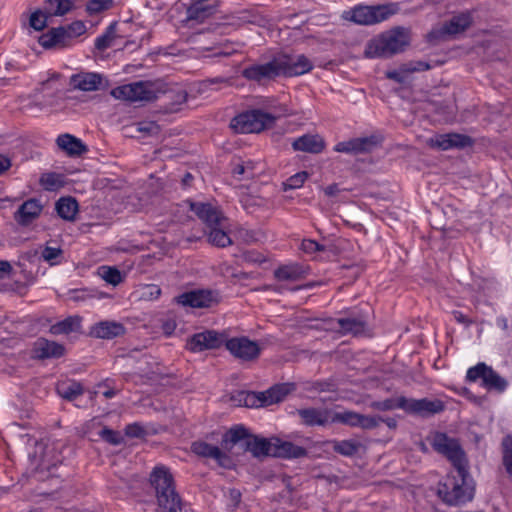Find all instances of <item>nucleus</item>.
Returning <instances> with one entry per match:
<instances>
[{"mask_svg": "<svg viewBox=\"0 0 512 512\" xmlns=\"http://www.w3.org/2000/svg\"><path fill=\"white\" fill-rule=\"evenodd\" d=\"M11 167V160L7 156L0 154V174Z\"/></svg>", "mask_w": 512, "mask_h": 512, "instance_id": "nucleus-61", "label": "nucleus"}, {"mask_svg": "<svg viewBox=\"0 0 512 512\" xmlns=\"http://www.w3.org/2000/svg\"><path fill=\"white\" fill-rule=\"evenodd\" d=\"M253 163L251 161L236 163L233 167L232 173L234 176H245L247 178L253 177Z\"/></svg>", "mask_w": 512, "mask_h": 512, "instance_id": "nucleus-49", "label": "nucleus"}, {"mask_svg": "<svg viewBox=\"0 0 512 512\" xmlns=\"http://www.w3.org/2000/svg\"><path fill=\"white\" fill-rule=\"evenodd\" d=\"M158 88L150 81H139L118 86L111 90V95L118 100L136 102H149L157 98Z\"/></svg>", "mask_w": 512, "mask_h": 512, "instance_id": "nucleus-5", "label": "nucleus"}, {"mask_svg": "<svg viewBox=\"0 0 512 512\" xmlns=\"http://www.w3.org/2000/svg\"><path fill=\"white\" fill-rule=\"evenodd\" d=\"M301 249L306 253H314L324 250V247L314 240L304 239L301 243Z\"/></svg>", "mask_w": 512, "mask_h": 512, "instance_id": "nucleus-52", "label": "nucleus"}, {"mask_svg": "<svg viewBox=\"0 0 512 512\" xmlns=\"http://www.w3.org/2000/svg\"><path fill=\"white\" fill-rule=\"evenodd\" d=\"M99 436L105 440L106 442L112 444V445H119L123 441V437L120 432L112 430L110 428H103L99 432Z\"/></svg>", "mask_w": 512, "mask_h": 512, "instance_id": "nucleus-48", "label": "nucleus"}, {"mask_svg": "<svg viewBox=\"0 0 512 512\" xmlns=\"http://www.w3.org/2000/svg\"><path fill=\"white\" fill-rule=\"evenodd\" d=\"M274 448L272 457L287 459L301 458L306 456L307 451L304 447L295 445L290 441H284L280 438H273Z\"/></svg>", "mask_w": 512, "mask_h": 512, "instance_id": "nucleus-22", "label": "nucleus"}, {"mask_svg": "<svg viewBox=\"0 0 512 512\" xmlns=\"http://www.w3.org/2000/svg\"><path fill=\"white\" fill-rule=\"evenodd\" d=\"M176 329V323L173 319H168L162 324V331L165 335L170 336Z\"/></svg>", "mask_w": 512, "mask_h": 512, "instance_id": "nucleus-60", "label": "nucleus"}, {"mask_svg": "<svg viewBox=\"0 0 512 512\" xmlns=\"http://www.w3.org/2000/svg\"><path fill=\"white\" fill-rule=\"evenodd\" d=\"M231 401L236 406H245L249 408H258L259 407V396L256 395V392L249 391H238L231 396Z\"/></svg>", "mask_w": 512, "mask_h": 512, "instance_id": "nucleus-35", "label": "nucleus"}, {"mask_svg": "<svg viewBox=\"0 0 512 512\" xmlns=\"http://www.w3.org/2000/svg\"><path fill=\"white\" fill-rule=\"evenodd\" d=\"M305 270L299 264L283 265L274 271V276L279 281H296L304 277Z\"/></svg>", "mask_w": 512, "mask_h": 512, "instance_id": "nucleus-32", "label": "nucleus"}, {"mask_svg": "<svg viewBox=\"0 0 512 512\" xmlns=\"http://www.w3.org/2000/svg\"><path fill=\"white\" fill-rule=\"evenodd\" d=\"M65 35L64 27L61 26L52 28L39 37V44L45 49H50L53 47H66L69 44Z\"/></svg>", "mask_w": 512, "mask_h": 512, "instance_id": "nucleus-28", "label": "nucleus"}, {"mask_svg": "<svg viewBox=\"0 0 512 512\" xmlns=\"http://www.w3.org/2000/svg\"><path fill=\"white\" fill-rule=\"evenodd\" d=\"M360 414L353 411L332 412L331 423H342L352 427H357Z\"/></svg>", "mask_w": 512, "mask_h": 512, "instance_id": "nucleus-42", "label": "nucleus"}, {"mask_svg": "<svg viewBox=\"0 0 512 512\" xmlns=\"http://www.w3.org/2000/svg\"><path fill=\"white\" fill-rule=\"evenodd\" d=\"M224 343L227 350L234 357L244 361L257 358L261 351L258 343L248 339L247 337H234L227 340L225 339Z\"/></svg>", "mask_w": 512, "mask_h": 512, "instance_id": "nucleus-11", "label": "nucleus"}, {"mask_svg": "<svg viewBox=\"0 0 512 512\" xmlns=\"http://www.w3.org/2000/svg\"><path fill=\"white\" fill-rule=\"evenodd\" d=\"M248 80L262 82L281 76L277 57L265 64H256L245 68L242 72Z\"/></svg>", "mask_w": 512, "mask_h": 512, "instance_id": "nucleus-15", "label": "nucleus"}, {"mask_svg": "<svg viewBox=\"0 0 512 512\" xmlns=\"http://www.w3.org/2000/svg\"><path fill=\"white\" fill-rule=\"evenodd\" d=\"M125 433L129 437H141L144 435V429L139 424L133 423L126 426Z\"/></svg>", "mask_w": 512, "mask_h": 512, "instance_id": "nucleus-55", "label": "nucleus"}, {"mask_svg": "<svg viewBox=\"0 0 512 512\" xmlns=\"http://www.w3.org/2000/svg\"><path fill=\"white\" fill-rule=\"evenodd\" d=\"M42 205L36 199L25 201L15 213V220L23 226L33 222L41 213Z\"/></svg>", "mask_w": 512, "mask_h": 512, "instance_id": "nucleus-26", "label": "nucleus"}, {"mask_svg": "<svg viewBox=\"0 0 512 512\" xmlns=\"http://www.w3.org/2000/svg\"><path fill=\"white\" fill-rule=\"evenodd\" d=\"M281 76L295 77L306 74L313 69L312 61L303 54L277 56Z\"/></svg>", "mask_w": 512, "mask_h": 512, "instance_id": "nucleus-10", "label": "nucleus"}, {"mask_svg": "<svg viewBox=\"0 0 512 512\" xmlns=\"http://www.w3.org/2000/svg\"><path fill=\"white\" fill-rule=\"evenodd\" d=\"M431 147L440 150H449L453 148H465L472 145L470 137L459 133L439 134L428 140Z\"/></svg>", "mask_w": 512, "mask_h": 512, "instance_id": "nucleus-16", "label": "nucleus"}, {"mask_svg": "<svg viewBox=\"0 0 512 512\" xmlns=\"http://www.w3.org/2000/svg\"><path fill=\"white\" fill-rule=\"evenodd\" d=\"M466 378L470 382L481 381V386L487 390L504 392L508 386V382L491 366L481 362L470 367L467 371Z\"/></svg>", "mask_w": 512, "mask_h": 512, "instance_id": "nucleus-7", "label": "nucleus"}, {"mask_svg": "<svg viewBox=\"0 0 512 512\" xmlns=\"http://www.w3.org/2000/svg\"><path fill=\"white\" fill-rule=\"evenodd\" d=\"M40 185L47 191H57L65 184L64 176L58 173H43L39 179Z\"/></svg>", "mask_w": 512, "mask_h": 512, "instance_id": "nucleus-36", "label": "nucleus"}, {"mask_svg": "<svg viewBox=\"0 0 512 512\" xmlns=\"http://www.w3.org/2000/svg\"><path fill=\"white\" fill-rule=\"evenodd\" d=\"M64 354V347L45 338L38 339L33 345V355L38 359L56 358Z\"/></svg>", "mask_w": 512, "mask_h": 512, "instance_id": "nucleus-25", "label": "nucleus"}, {"mask_svg": "<svg viewBox=\"0 0 512 512\" xmlns=\"http://www.w3.org/2000/svg\"><path fill=\"white\" fill-rule=\"evenodd\" d=\"M308 178V174L306 172H299L289 177L284 183L285 190L288 189H298L303 186L304 182Z\"/></svg>", "mask_w": 512, "mask_h": 512, "instance_id": "nucleus-50", "label": "nucleus"}, {"mask_svg": "<svg viewBox=\"0 0 512 512\" xmlns=\"http://www.w3.org/2000/svg\"><path fill=\"white\" fill-rule=\"evenodd\" d=\"M112 0H89L86 4V11L93 15L111 8Z\"/></svg>", "mask_w": 512, "mask_h": 512, "instance_id": "nucleus-47", "label": "nucleus"}, {"mask_svg": "<svg viewBox=\"0 0 512 512\" xmlns=\"http://www.w3.org/2000/svg\"><path fill=\"white\" fill-rule=\"evenodd\" d=\"M333 449L341 455L352 456L358 452L359 443L353 440L333 441Z\"/></svg>", "mask_w": 512, "mask_h": 512, "instance_id": "nucleus-44", "label": "nucleus"}, {"mask_svg": "<svg viewBox=\"0 0 512 512\" xmlns=\"http://www.w3.org/2000/svg\"><path fill=\"white\" fill-rule=\"evenodd\" d=\"M191 450L198 456L216 460L220 465H222L223 461L227 458L225 453L217 446L202 441L194 442L191 446Z\"/></svg>", "mask_w": 512, "mask_h": 512, "instance_id": "nucleus-30", "label": "nucleus"}, {"mask_svg": "<svg viewBox=\"0 0 512 512\" xmlns=\"http://www.w3.org/2000/svg\"><path fill=\"white\" fill-rule=\"evenodd\" d=\"M218 302V294L211 290H193L177 297V303L192 308H209Z\"/></svg>", "mask_w": 512, "mask_h": 512, "instance_id": "nucleus-13", "label": "nucleus"}, {"mask_svg": "<svg viewBox=\"0 0 512 512\" xmlns=\"http://www.w3.org/2000/svg\"><path fill=\"white\" fill-rule=\"evenodd\" d=\"M55 208L62 219L72 221L78 212V203L72 197H62L56 202Z\"/></svg>", "mask_w": 512, "mask_h": 512, "instance_id": "nucleus-33", "label": "nucleus"}, {"mask_svg": "<svg viewBox=\"0 0 512 512\" xmlns=\"http://www.w3.org/2000/svg\"><path fill=\"white\" fill-rule=\"evenodd\" d=\"M97 273L106 283L113 286H117L124 279V275L120 272V270L112 266H100L97 270Z\"/></svg>", "mask_w": 512, "mask_h": 512, "instance_id": "nucleus-38", "label": "nucleus"}, {"mask_svg": "<svg viewBox=\"0 0 512 512\" xmlns=\"http://www.w3.org/2000/svg\"><path fill=\"white\" fill-rule=\"evenodd\" d=\"M377 143L378 139L375 136L355 138L337 143L334 150L341 153H360L370 151Z\"/></svg>", "mask_w": 512, "mask_h": 512, "instance_id": "nucleus-18", "label": "nucleus"}, {"mask_svg": "<svg viewBox=\"0 0 512 512\" xmlns=\"http://www.w3.org/2000/svg\"><path fill=\"white\" fill-rule=\"evenodd\" d=\"M58 394L68 400H73L83 393L82 385L76 381L60 383L57 386Z\"/></svg>", "mask_w": 512, "mask_h": 512, "instance_id": "nucleus-39", "label": "nucleus"}, {"mask_svg": "<svg viewBox=\"0 0 512 512\" xmlns=\"http://www.w3.org/2000/svg\"><path fill=\"white\" fill-rule=\"evenodd\" d=\"M472 21L470 12L456 14L441 26L433 28L428 34L429 40L435 41L455 37L465 32L471 26Z\"/></svg>", "mask_w": 512, "mask_h": 512, "instance_id": "nucleus-9", "label": "nucleus"}, {"mask_svg": "<svg viewBox=\"0 0 512 512\" xmlns=\"http://www.w3.org/2000/svg\"><path fill=\"white\" fill-rule=\"evenodd\" d=\"M12 274V266L8 261L0 260V279L10 278Z\"/></svg>", "mask_w": 512, "mask_h": 512, "instance_id": "nucleus-58", "label": "nucleus"}, {"mask_svg": "<svg viewBox=\"0 0 512 512\" xmlns=\"http://www.w3.org/2000/svg\"><path fill=\"white\" fill-rule=\"evenodd\" d=\"M65 37L68 44L74 38L83 35L86 32V25L82 21H74L71 24L64 27Z\"/></svg>", "mask_w": 512, "mask_h": 512, "instance_id": "nucleus-46", "label": "nucleus"}, {"mask_svg": "<svg viewBox=\"0 0 512 512\" xmlns=\"http://www.w3.org/2000/svg\"><path fill=\"white\" fill-rule=\"evenodd\" d=\"M124 326L116 321H100L90 327L89 334L99 339H112L123 335Z\"/></svg>", "mask_w": 512, "mask_h": 512, "instance_id": "nucleus-19", "label": "nucleus"}, {"mask_svg": "<svg viewBox=\"0 0 512 512\" xmlns=\"http://www.w3.org/2000/svg\"><path fill=\"white\" fill-rule=\"evenodd\" d=\"M103 395L105 398L109 399V398L114 397L116 395V392L114 390L110 389V390L105 391L103 393Z\"/></svg>", "mask_w": 512, "mask_h": 512, "instance_id": "nucleus-64", "label": "nucleus"}, {"mask_svg": "<svg viewBox=\"0 0 512 512\" xmlns=\"http://www.w3.org/2000/svg\"><path fill=\"white\" fill-rule=\"evenodd\" d=\"M217 11L215 0H197L187 9V19L203 22Z\"/></svg>", "mask_w": 512, "mask_h": 512, "instance_id": "nucleus-21", "label": "nucleus"}, {"mask_svg": "<svg viewBox=\"0 0 512 512\" xmlns=\"http://www.w3.org/2000/svg\"><path fill=\"white\" fill-rule=\"evenodd\" d=\"M191 210L209 228L208 241L217 247H227L232 244L230 236L223 229L224 217L221 212L208 203H192Z\"/></svg>", "mask_w": 512, "mask_h": 512, "instance_id": "nucleus-4", "label": "nucleus"}, {"mask_svg": "<svg viewBox=\"0 0 512 512\" xmlns=\"http://www.w3.org/2000/svg\"><path fill=\"white\" fill-rule=\"evenodd\" d=\"M303 423L308 426H325L331 423L332 411L329 409L304 408L298 410Z\"/></svg>", "mask_w": 512, "mask_h": 512, "instance_id": "nucleus-23", "label": "nucleus"}, {"mask_svg": "<svg viewBox=\"0 0 512 512\" xmlns=\"http://www.w3.org/2000/svg\"><path fill=\"white\" fill-rule=\"evenodd\" d=\"M50 17L45 9L34 11L29 18V25L36 31L43 30L47 25V19Z\"/></svg>", "mask_w": 512, "mask_h": 512, "instance_id": "nucleus-45", "label": "nucleus"}, {"mask_svg": "<svg viewBox=\"0 0 512 512\" xmlns=\"http://www.w3.org/2000/svg\"><path fill=\"white\" fill-rule=\"evenodd\" d=\"M225 341L223 334L214 330H206L191 336L186 344L188 350L193 353L220 347Z\"/></svg>", "mask_w": 512, "mask_h": 512, "instance_id": "nucleus-12", "label": "nucleus"}, {"mask_svg": "<svg viewBox=\"0 0 512 512\" xmlns=\"http://www.w3.org/2000/svg\"><path fill=\"white\" fill-rule=\"evenodd\" d=\"M69 299L73 301H84L87 297V291L83 289H73L68 293Z\"/></svg>", "mask_w": 512, "mask_h": 512, "instance_id": "nucleus-57", "label": "nucleus"}, {"mask_svg": "<svg viewBox=\"0 0 512 512\" xmlns=\"http://www.w3.org/2000/svg\"><path fill=\"white\" fill-rule=\"evenodd\" d=\"M339 329L343 333L359 335L365 331L367 320L360 317H344L337 320Z\"/></svg>", "mask_w": 512, "mask_h": 512, "instance_id": "nucleus-31", "label": "nucleus"}, {"mask_svg": "<svg viewBox=\"0 0 512 512\" xmlns=\"http://www.w3.org/2000/svg\"><path fill=\"white\" fill-rule=\"evenodd\" d=\"M381 416H369L360 414L358 426L363 429H373L381 423Z\"/></svg>", "mask_w": 512, "mask_h": 512, "instance_id": "nucleus-51", "label": "nucleus"}, {"mask_svg": "<svg viewBox=\"0 0 512 512\" xmlns=\"http://www.w3.org/2000/svg\"><path fill=\"white\" fill-rule=\"evenodd\" d=\"M161 512H181L180 499L173 486V478L167 468L157 466L150 476Z\"/></svg>", "mask_w": 512, "mask_h": 512, "instance_id": "nucleus-3", "label": "nucleus"}, {"mask_svg": "<svg viewBox=\"0 0 512 512\" xmlns=\"http://www.w3.org/2000/svg\"><path fill=\"white\" fill-rule=\"evenodd\" d=\"M275 117L261 110H252L234 117L231 128L237 133H259L271 126Z\"/></svg>", "mask_w": 512, "mask_h": 512, "instance_id": "nucleus-6", "label": "nucleus"}, {"mask_svg": "<svg viewBox=\"0 0 512 512\" xmlns=\"http://www.w3.org/2000/svg\"><path fill=\"white\" fill-rule=\"evenodd\" d=\"M497 325L502 328L503 330H506L508 328V322L507 319L504 317L497 318Z\"/></svg>", "mask_w": 512, "mask_h": 512, "instance_id": "nucleus-63", "label": "nucleus"}, {"mask_svg": "<svg viewBox=\"0 0 512 512\" xmlns=\"http://www.w3.org/2000/svg\"><path fill=\"white\" fill-rule=\"evenodd\" d=\"M103 76L96 72H80L70 78V84L78 90L92 92L100 89Z\"/></svg>", "mask_w": 512, "mask_h": 512, "instance_id": "nucleus-17", "label": "nucleus"}, {"mask_svg": "<svg viewBox=\"0 0 512 512\" xmlns=\"http://www.w3.org/2000/svg\"><path fill=\"white\" fill-rule=\"evenodd\" d=\"M57 145L70 156H79L86 152V146L82 141L70 134L58 136Z\"/></svg>", "mask_w": 512, "mask_h": 512, "instance_id": "nucleus-29", "label": "nucleus"}, {"mask_svg": "<svg viewBox=\"0 0 512 512\" xmlns=\"http://www.w3.org/2000/svg\"><path fill=\"white\" fill-rule=\"evenodd\" d=\"M251 436L248 435V431L242 425H236L232 427L223 437L224 443H231L232 445L247 440Z\"/></svg>", "mask_w": 512, "mask_h": 512, "instance_id": "nucleus-43", "label": "nucleus"}, {"mask_svg": "<svg viewBox=\"0 0 512 512\" xmlns=\"http://www.w3.org/2000/svg\"><path fill=\"white\" fill-rule=\"evenodd\" d=\"M391 14L392 12L385 5H357L348 11H344L343 17L359 25H373L385 21Z\"/></svg>", "mask_w": 512, "mask_h": 512, "instance_id": "nucleus-8", "label": "nucleus"}, {"mask_svg": "<svg viewBox=\"0 0 512 512\" xmlns=\"http://www.w3.org/2000/svg\"><path fill=\"white\" fill-rule=\"evenodd\" d=\"M79 326L80 320L77 317H68L52 325L50 330L51 333L55 335L68 334L72 331L77 330Z\"/></svg>", "mask_w": 512, "mask_h": 512, "instance_id": "nucleus-40", "label": "nucleus"}, {"mask_svg": "<svg viewBox=\"0 0 512 512\" xmlns=\"http://www.w3.org/2000/svg\"><path fill=\"white\" fill-rule=\"evenodd\" d=\"M381 422H384V423H385L389 428H391V429H394V428H396V426H397V421H396V419L391 418V417H388V418H383V417H382Z\"/></svg>", "mask_w": 512, "mask_h": 512, "instance_id": "nucleus-62", "label": "nucleus"}, {"mask_svg": "<svg viewBox=\"0 0 512 512\" xmlns=\"http://www.w3.org/2000/svg\"><path fill=\"white\" fill-rule=\"evenodd\" d=\"M161 294V289L157 285H146L143 288L142 296L148 299H157Z\"/></svg>", "mask_w": 512, "mask_h": 512, "instance_id": "nucleus-54", "label": "nucleus"}, {"mask_svg": "<svg viewBox=\"0 0 512 512\" xmlns=\"http://www.w3.org/2000/svg\"><path fill=\"white\" fill-rule=\"evenodd\" d=\"M433 448L453 464L457 475H447L438 485V496L448 505H462L473 499L474 487L468 478L467 460L458 442L443 433L432 439Z\"/></svg>", "mask_w": 512, "mask_h": 512, "instance_id": "nucleus-1", "label": "nucleus"}, {"mask_svg": "<svg viewBox=\"0 0 512 512\" xmlns=\"http://www.w3.org/2000/svg\"><path fill=\"white\" fill-rule=\"evenodd\" d=\"M409 42L408 29L396 27L371 39L365 47L364 54L367 58H388L403 52Z\"/></svg>", "mask_w": 512, "mask_h": 512, "instance_id": "nucleus-2", "label": "nucleus"}, {"mask_svg": "<svg viewBox=\"0 0 512 512\" xmlns=\"http://www.w3.org/2000/svg\"><path fill=\"white\" fill-rule=\"evenodd\" d=\"M74 7V0H47L44 9L49 16H63Z\"/></svg>", "mask_w": 512, "mask_h": 512, "instance_id": "nucleus-34", "label": "nucleus"}, {"mask_svg": "<svg viewBox=\"0 0 512 512\" xmlns=\"http://www.w3.org/2000/svg\"><path fill=\"white\" fill-rule=\"evenodd\" d=\"M61 254V250L59 248L54 247H46L42 252V257L45 261L54 264V260L57 259Z\"/></svg>", "mask_w": 512, "mask_h": 512, "instance_id": "nucleus-53", "label": "nucleus"}, {"mask_svg": "<svg viewBox=\"0 0 512 512\" xmlns=\"http://www.w3.org/2000/svg\"><path fill=\"white\" fill-rule=\"evenodd\" d=\"M293 389L292 384H279L263 392H256L259 396V407L269 406L281 402Z\"/></svg>", "mask_w": 512, "mask_h": 512, "instance_id": "nucleus-24", "label": "nucleus"}, {"mask_svg": "<svg viewBox=\"0 0 512 512\" xmlns=\"http://www.w3.org/2000/svg\"><path fill=\"white\" fill-rule=\"evenodd\" d=\"M502 464L506 473L512 477V435H507L501 443Z\"/></svg>", "mask_w": 512, "mask_h": 512, "instance_id": "nucleus-41", "label": "nucleus"}, {"mask_svg": "<svg viewBox=\"0 0 512 512\" xmlns=\"http://www.w3.org/2000/svg\"><path fill=\"white\" fill-rule=\"evenodd\" d=\"M239 235L240 238L246 243H253L258 240V234L255 231L240 230Z\"/></svg>", "mask_w": 512, "mask_h": 512, "instance_id": "nucleus-59", "label": "nucleus"}, {"mask_svg": "<svg viewBox=\"0 0 512 512\" xmlns=\"http://www.w3.org/2000/svg\"><path fill=\"white\" fill-rule=\"evenodd\" d=\"M371 407L379 411H390L394 409H402L405 411L406 397L400 396L396 398H388L382 401H374L371 403Z\"/></svg>", "mask_w": 512, "mask_h": 512, "instance_id": "nucleus-37", "label": "nucleus"}, {"mask_svg": "<svg viewBox=\"0 0 512 512\" xmlns=\"http://www.w3.org/2000/svg\"><path fill=\"white\" fill-rule=\"evenodd\" d=\"M445 405L439 399H413L406 398L405 412L422 417L432 416L444 410Z\"/></svg>", "mask_w": 512, "mask_h": 512, "instance_id": "nucleus-14", "label": "nucleus"}, {"mask_svg": "<svg viewBox=\"0 0 512 512\" xmlns=\"http://www.w3.org/2000/svg\"><path fill=\"white\" fill-rule=\"evenodd\" d=\"M245 448L254 457L272 456L274 448L273 438L266 439L258 436H251L245 442Z\"/></svg>", "mask_w": 512, "mask_h": 512, "instance_id": "nucleus-27", "label": "nucleus"}, {"mask_svg": "<svg viewBox=\"0 0 512 512\" xmlns=\"http://www.w3.org/2000/svg\"><path fill=\"white\" fill-rule=\"evenodd\" d=\"M292 148L295 151L318 154L324 150L325 141L318 134H305L293 140Z\"/></svg>", "mask_w": 512, "mask_h": 512, "instance_id": "nucleus-20", "label": "nucleus"}, {"mask_svg": "<svg viewBox=\"0 0 512 512\" xmlns=\"http://www.w3.org/2000/svg\"><path fill=\"white\" fill-rule=\"evenodd\" d=\"M112 38L110 35H101L96 38L95 46L99 50H105L111 45Z\"/></svg>", "mask_w": 512, "mask_h": 512, "instance_id": "nucleus-56", "label": "nucleus"}]
</instances>
